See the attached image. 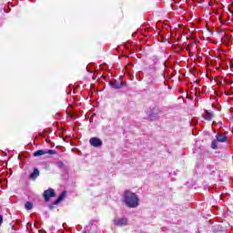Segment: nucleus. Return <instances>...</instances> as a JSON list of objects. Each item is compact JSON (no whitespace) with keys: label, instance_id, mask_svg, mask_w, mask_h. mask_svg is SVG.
Returning a JSON list of instances; mask_svg holds the SVG:
<instances>
[{"label":"nucleus","instance_id":"obj_1","mask_svg":"<svg viewBox=\"0 0 233 233\" xmlns=\"http://www.w3.org/2000/svg\"><path fill=\"white\" fill-rule=\"evenodd\" d=\"M124 201L129 208H137L139 207V197L132 191H126L124 193Z\"/></svg>","mask_w":233,"mask_h":233},{"label":"nucleus","instance_id":"obj_2","mask_svg":"<svg viewBox=\"0 0 233 233\" xmlns=\"http://www.w3.org/2000/svg\"><path fill=\"white\" fill-rule=\"evenodd\" d=\"M157 71V67H156V66H154V65L149 66L148 67L145 68V72H146L147 76H149L147 78L148 85H156V80L154 78V76H152V75L156 74Z\"/></svg>","mask_w":233,"mask_h":233},{"label":"nucleus","instance_id":"obj_3","mask_svg":"<svg viewBox=\"0 0 233 233\" xmlns=\"http://www.w3.org/2000/svg\"><path fill=\"white\" fill-rule=\"evenodd\" d=\"M46 154H49L50 156H54L55 154H56V151L54 149H40L37 151H35L33 153L34 157H39L41 156H45Z\"/></svg>","mask_w":233,"mask_h":233},{"label":"nucleus","instance_id":"obj_4","mask_svg":"<svg viewBox=\"0 0 233 233\" xmlns=\"http://www.w3.org/2000/svg\"><path fill=\"white\" fill-rule=\"evenodd\" d=\"M50 198H56V191L52 188L44 191V198L46 203L50 201Z\"/></svg>","mask_w":233,"mask_h":233},{"label":"nucleus","instance_id":"obj_5","mask_svg":"<svg viewBox=\"0 0 233 233\" xmlns=\"http://www.w3.org/2000/svg\"><path fill=\"white\" fill-rule=\"evenodd\" d=\"M89 143L91 147H95V148H98V147H103V141L98 137H91L89 139Z\"/></svg>","mask_w":233,"mask_h":233},{"label":"nucleus","instance_id":"obj_6","mask_svg":"<svg viewBox=\"0 0 233 233\" xmlns=\"http://www.w3.org/2000/svg\"><path fill=\"white\" fill-rule=\"evenodd\" d=\"M114 223L116 227H127V225H128V218H115Z\"/></svg>","mask_w":233,"mask_h":233},{"label":"nucleus","instance_id":"obj_7","mask_svg":"<svg viewBox=\"0 0 233 233\" xmlns=\"http://www.w3.org/2000/svg\"><path fill=\"white\" fill-rule=\"evenodd\" d=\"M203 117L206 119V121H212V119H214V113L210 111H205Z\"/></svg>","mask_w":233,"mask_h":233},{"label":"nucleus","instance_id":"obj_8","mask_svg":"<svg viewBox=\"0 0 233 233\" xmlns=\"http://www.w3.org/2000/svg\"><path fill=\"white\" fill-rule=\"evenodd\" d=\"M66 198V191H63L59 197L57 198V199L54 202V205H59V203H61L64 198Z\"/></svg>","mask_w":233,"mask_h":233},{"label":"nucleus","instance_id":"obj_9","mask_svg":"<svg viewBox=\"0 0 233 233\" xmlns=\"http://www.w3.org/2000/svg\"><path fill=\"white\" fill-rule=\"evenodd\" d=\"M111 86L113 88H116V89L123 88V82L115 80V81L111 82Z\"/></svg>","mask_w":233,"mask_h":233},{"label":"nucleus","instance_id":"obj_10","mask_svg":"<svg viewBox=\"0 0 233 233\" xmlns=\"http://www.w3.org/2000/svg\"><path fill=\"white\" fill-rule=\"evenodd\" d=\"M217 141H218L219 143H225V141H227V136H225L223 134H218Z\"/></svg>","mask_w":233,"mask_h":233},{"label":"nucleus","instance_id":"obj_11","mask_svg":"<svg viewBox=\"0 0 233 233\" xmlns=\"http://www.w3.org/2000/svg\"><path fill=\"white\" fill-rule=\"evenodd\" d=\"M39 177V169L35 168L33 173L30 175L31 179H37Z\"/></svg>","mask_w":233,"mask_h":233},{"label":"nucleus","instance_id":"obj_12","mask_svg":"<svg viewBox=\"0 0 233 233\" xmlns=\"http://www.w3.org/2000/svg\"><path fill=\"white\" fill-rule=\"evenodd\" d=\"M159 114H161V111L159 110H157L156 113H151L149 116L151 121H154V119H157V116H159Z\"/></svg>","mask_w":233,"mask_h":233},{"label":"nucleus","instance_id":"obj_13","mask_svg":"<svg viewBox=\"0 0 233 233\" xmlns=\"http://www.w3.org/2000/svg\"><path fill=\"white\" fill-rule=\"evenodd\" d=\"M33 208H34V204H32V202H26V203L25 204V208L26 210H32Z\"/></svg>","mask_w":233,"mask_h":233},{"label":"nucleus","instance_id":"obj_14","mask_svg":"<svg viewBox=\"0 0 233 233\" xmlns=\"http://www.w3.org/2000/svg\"><path fill=\"white\" fill-rule=\"evenodd\" d=\"M211 148H213V150H217V148H218V141H216V140L212 141Z\"/></svg>","mask_w":233,"mask_h":233},{"label":"nucleus","instance_id":"obj_15","mask_svg":"<svg viewBox=\"0 0 233 233\" xmlns=\"http://www.w3.org/2000/svg\"><path fill=\"white\" fill-rule=\"evenodd\" d=\"M0 225H3V216L0 215Z\"/></svg>","mask_w":233,"mask_h":233}]
</instances>
